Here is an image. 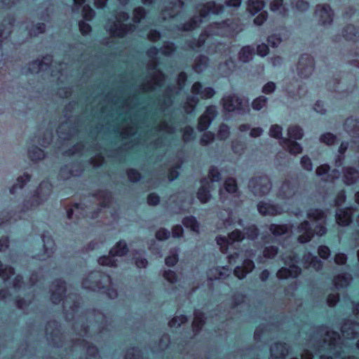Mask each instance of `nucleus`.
Listing matches in <instances>:
<instances>
[{
    "instance_id": "51",
    "label": "nucleus",
    "mask_w": 359,
    "mask_h": 359,
    "mask_svg": "<svg viewBox=\"0 0 359 359\" xmlns=\"http://www.w3.org/2000/svg\"><path fill=\"white\" fill-rule=\"evenodd\" d=\"M206 179H208L210 184L213 185V182L220 181L222 177L220 172L218 171V169L215 166H212L209 170L208 175Z\"/></svg>"
},
{
    "instance_id": "22",
    "label": "nucleus",
    "mask_w": 359,
    "mask_h": 359,
    "mask_svg": "<svg viewBox=\"0 0 359 359\" xmlns=\"http://www.w3.org/2000/svg\"><path fill=\"white\" fill-rule=\"evenodd\" d=\"M353 211L351 208L338 209L336 212V221L340 226H348L352 222Z\"/></svg>"
},
{
    "instance_id": "48",
    "label": "nucleus",
    "mask_w": 359,
    "mask_h": 359,
    "mask_svg": "<svg viewBox=\"0 0 359 359\" xmlns=\"http://www.w3.org/2000/svg\"><path fill=\"white\" fill-rule=\"evenodd\" d=\"M182 138L184 142H189L196 138V133L191 126H187L182 130Z\"/></svg>"
},
{
    "instance_id": "47",
    "label": "nucleus",
    "mask_w": 359,
    "mask_h": 359,
    "mask_svg": "<svg viewBox=\"0 0 359 359\" xmlns=\"http://www.w3.org/2000/svg\"><path fill=\"white\" fill-rule=\"evenodd\" d=\"M268 98L264 95H259L255 98L252 102V107L254 110H261L267 103Z\"/></svg>"
},
{
    "instance_id": "21",
    "label": "nucleus",
    "mask_w": 359,
    "mask_h": 359,
    "mask_svg": "<svg viewBox=\"0 0 359 359\" xmlns=\"http://www.w3.org/2000/svg\"><path fill=\"white\" fill-rule=\"evenodd\" d=\"M341 332L344 337L352 339L359 336V323L347 320L341 326Z\"/></svg>"
},
{
    "instance_id": "16",
    "label": "nucleus",
    "mask_w": 359,
    "mask_h": 359,
    "mask_svg": "<svg viewBox=\"0 0 359 359\" xmlns=\"http://www.w3.org/2000/svg\"><path fill=\"white\" fill-rule=\"evenodd\" d=\"M66 292L65 283L61 280H55L50 285V293L51 302L57 304L60 303L64 297Z\"/></svg>"
},
{
    "instance_id": "17",
    "label": "nucleus",
    "mask_w": 359,
    "mask_h": 359,
    "mask_svg": "<svg viewBox=\"0 0 359 359\" xmlns=\"http://www.w3.org/2000/svg\"><path fill=\"white\" fill-rule=\"evenodd\" d=\"M214 189V186L210 184L208 179H203L201 181V187L196 193V197L201 203H207L211 200L210 191Z\"/></svg>"
},
{
    "instance_id": "28",
    "label": "nucleus",
    "mask_w": 359,
    "mask_h": 359,
    "mask_svg": "<svg viewBox=\"0 0 359 359\" xmlns=\"http://www.w3.org/2000/svg\"><path fill=\"white\" fill-rule=\"evenodd\" d=\"M255 54V48L250 45L243 46L238 53V59L243 63L249 62Z\"/></svg>"
},
{
    "instance_id": "7",
    "label": "nucleus",
    "mask_w": 359,
    "mask_h": 359,
    "mask_svg": "<svg viewBox=\"0 0 359 359\" xmlns=\"http://www.w3.org/2000/svg\"><path fill=\"white\" fill-rule=\"evenodd\" d=\"M129 15L126 11H119L116 15V22L114 23L109 29V32L111 36L123 38L130 31L134 28L133 24H126L123 22L127 21Z\"/></svg>"
},
{
    "instance_id": "52",
    "label": "nucleus",
    "mask_w": 359,
    "mask_h": 359,
    "mask_svg": "<svg viewBox=\"0 0 359 359\" xmlns=\"http://www.w3.org/2000/svg\"><path fill=\"white\" fill-rule=\"evenodd\" d=\"M182 224L187 228H190L194 231H198L199 224L194 217H187L184 218Z\"/></svg>"
},
{
    "instance_id": "26",
    "label": "nucleus",
    "mask_w": 359,
    "mask_h": 359,
    "mask_svg": "<svg viewBox=\"0 0 359 359\" xmlns=\"http://www.w3.org/2000/svg\"><path fill=\"white\" fill-rule=\"evenodd\" d=\"M304 266L309 269L312 267L316 271H320L323 268V262L316 256H313L311 253L308 252L303 257Z\"/></svg>"
},
{
    "instance_id": "63",
    "label": "nucleus",
    "mask_w": 359,
    "mask_h": 359,
    "mask_svg": "<svg viewBox=\"0 0 359 359\" xmlns=\"http://www.w3.org/2000/svg\"><path fill=\"white\" fill-rule=\"evenodd\" d=\"M78 25L81 34L84 36L89 35L92 32L91 25L83 20L79 21Z\"/></svg>"
},
{
    "instance_id": "12",
    "label": "nucleus",
    "mask_w": 359,
    "mask_h": 359,
    "mask_svg": "<svg viewBox=\"0 0 359 359\" xmlns=\"http://www.w3.org/2000/svg\"><path fill=\"white\" fill-rule=\"evenodd\" d=\"M258 212L262 216L274 217L283 213L282 205L271 201H262L257 205Z\"/></svg>"
},
{
    "instance_id": "36",
    "label": "nucleus",
    "mask_w": 359,
    "mask_h": 359,
    "mask_svg": "<svg viewBox=\"0 0 359 359\" xmlns=\"http://www.w3.org/2000/svg\"><path fill=\"white\" fill-rule=\"evenodd\" d=\"M47 57H43L42 60L35 59L29 62L27 72L31 74L38 73L43 66L49 67V64L45 63L43 59H46Z\"/></svg>"
},
{
    "instance_id": "58",
    "label": "nucleus",
    "mask_w": 359,
    "mask_h": 359,
    "mask_svg": "<svg viewBox=\"0 0 359 359\" xmlns=\"http://www.w3.org/2000/svg\"><path fill=\"white\" fill-rule=\"evenodd\" d=\"M206 6H209L210 13L215 15H219V13H222L224 10L223 5L217 4L215 1H213L207 2Z\"/></svg>"
},
{
    "instance_id": "25",
    "label": "nucleus",
    "mask_w": 359,
    "mask_h": 359,
    "mask_svg": "<svg viewBox=\"0 0 359 359\" xmlns=\"http://www.w3.org/2000/svg\"><path fill=\"white\" fill-rule=\"evenodd\" d=\"M344 128L355 138L359 139V118L350 116L344 123Z\"/></svg>"
},
{
    "instance_id": "11",
    "label": "nucleus",
    "mask_w": 359,
    "mask_h": 359,
    "mask_svg": "<svg viewBox=\"0 0 359 359\" xmlns=\"http://www.w3.org/2000/svg\"><path fill=\"white\" fill-rule=\"evenodd\" d=\"M83 169L81 162L74 159L61 167L59 177L63 180H67L72 177L80 176Z\"/></svg>"
},
{
    "instance_id": "56",
    "label": "nucleus",
    "mask_w": 359,
    "mask_h": 359,
    "mask_svg": "<svg viewBox=\"0 0 359 359\" xmlns=\"http://www.w3.org/2000/svg\"><path fill=\"white\" fill-rule=\"evenodd\" d=\"M224 189L230 194L236 193L238 190L236 181L233 178H228L224 184Z\"/></svg>"
},
{
    "instance_id": "2",
    "label": "nucleus",
    "mask_w": 359,
    "mask_h": 359,
    "mask_svg": "<svg viewBox=\"0 0 359 359\" xmlns=\"http://www.w3.org/2000/svg\"><path fill=\"white\" fill-rule=\"evenodd\" d=\"M52 192V185L48 182H42L34 194L26 197L20 206V212L32 210L46 202Z\"/></svg>"
},
{
    "instance_id": "61",
    "label": "nucleus",
    "mask_w": 359,
    "mask_h": 359,
    "mask_svg": "<svg viewBox=\"0 0 359 359\" xmlns=\"http://www.w3.org/2000/svg\"><path fill=\"white\" fill-rule=\"evenodd\" d=\"M187 321V318L185 316L181 315L179 316L174 317L171 320L169 321L168 325L170 327H179L181 325L185 323Z\"/></svg>"
},
{
    "instance_id": "19",
    "label": "nucleus",
    "mask_w": 359,
    "mask_h": 359,
    "mask_svg": "<svg viewBox=\"0 0 359 359\" xmlns=\"http://www.w3.org/2000/svg\"><path fill=\"white\" fill-rule=\"evenodd\" d=\"M224 109L229 111L233 112L235 110L242 109L243 100L240 96L236 94L229 95L222 99Z\"/></svg>"
},
{
    "instance_id": "39",
    "label": "nucleus",
    "mask_w": 359,
    "mask_h": 359,
    "mask_svg": "<svg viewBox=\"0 0 359 359\" xmlns=\"http://www.w3.org/2000/svg\"><path fill=\"white\" fill-rule=\"evenodd\" d=\"M319 140L320 142L327 145L333 146L338 144V138L336 135L326 132L320 135Z\"/></svg>"
},
{
    "instance_id": "6",
    "label": "nucleus",
    "mask_w": 359,
    "mask_h": 359,
    "mask_svg": "<svg viewBox=\"0 0 359 359\" xmlns=\"http://www.w3.org/2000/svg\"><path fill=\"white\" fill-rule=\"evenodd\" d=\"M45 334L48 344L53 347L61 346L65 341V334L60 324L56 320L48 321L45 327Z\"/></svg>"
},
{
    "instance_id": "18",
    "label": "nucleus",
    "mask_w": 359,
    "mask_h": 359,
    "mask_svg": "<svg viewBox=\"0 0 359 359\" xmlns=\"http://www.w3.org/2000/svg\"><path fill=\"white\" fill-rule=\"evenodd\" d=\"M290 346L284 342H276L270 347V354L272 359H285L290 352Z\"/></svg>"
},
{
    "instance_id": "23",
    "label": "nucleus",
    "mask_w": 359,
    "mask_h": 359,
    "mask_svg": "<svg viewBox=\"0 0 359 359\" xmlns=\"http://www.w3.org/2000/svg\"><path fill=\"white\" fill-rule=\"evenodd\" d=\"M254 269V262L249 259H246L243 261L242 266H238L235 268L233 273L239 279H243L247 274L252 272Z\"/></svg>"
},
{
    "instance_id": "3",
    "label": "nucleus",
    "mask_w": 359,
    "mask_h": 359,
    "mask_svg": "<svg viewBox=\"0 0 359 359\" xmlns=\"http://www.w3.org/2000/svg\"><path fill=\"white\" fill-rule=\"evenodd\" d=\"M309 343L318 351L321 348L334 350L341 344V338L337 332L320 329L313 332Z\"/></svg>"
},
{
    "instance_id": "15",
    "label": "nucleus",
    "mask_w": 359,
    "mask_h": 359,
    "mask_svg": "<svg viewBox=\"0 0 359 359\" xmlns=\"http://www.w3.org/2000/svg\"><path fill=\"white\" fill-rule=\"evenodd\" d=\"M316 13L319 16V22L323 26L330 25L333 22L334 11L329 4H318Z\"/></svg>"
},
{
    "instance_id": "40",
    "label": "nucleus",
    "mask_w": 359,
    "mask_h": 359,
    "mask_svg": "<svg viewBox=\"0 0 359 359\" xmlns=\"http://www.w3.org/2000/svg\"><path fill=\"white\" fill-rule=\"evenodd\" d=\"M204 313L200 311H196L194 312V318L192 323V327L194 331L198 332L205 323Z\"/></svg>"
},
{
    "instance_id": "30",
    "label": "nucleus",
    "mask_w": 359,
    "mask_h": 359,
    "mask_svg": "<svg viewBox=\"0 0 359 359\" xmlns=\"http://www.w3.org/2000/svg\"><path fill=\"white\" fill-rule=\"evenodd\" d=\"M282 145L284 148L287 149L291 154H298L302 151V147L297 140L283 138Z\"/></svg>"
},
{
    "instance_id": "33",
    "label": "nucleus",
    "mask_w": 359,
    "mask_h": 359,
    "mask_svg": "<svg viewBox=\"0 0 359 359\" xmlns=\"http://www.w3.org/2000/svg\"><path fill=\"white\" fill-rule=\"evenodd\" d=\"M352 276L349 273H341L337 276L334 278V283L337 289L344 288L348 287L352 281Z\"/></svg>"
},
{
    "instance_id": "29",
    "label": "nucleus",
    "mask_w": 359,
    "mask_h": 359,
    "mask_svg": "<svg viewBox=\"0 0 359 359\" xmlns=\"http://www.w3.org/2000/svg\"><path fill=\"white\" fill-rule=\"evenodd\" d=\"M202 22L201 18L198 17L194 16L185 22L178 26L177 29L182 32H190L198 28Z\"/></svg>"
},
{
    "instance_id": "4",
    "label": "nucleus",
    "mask_w": 359,
    "mask_h": 359,
    "mask_svg": "<svg viewBox=\"0 0 359 359\" xmlns=\"http://www.w3.org/2000/svg\"><path fill=\"white\" fill-rule=\"evenodd\" d=\"M248 188L255 197H263L271 191L272 183L266 175H258L249 180Z\"/></svg>"
},
{
    "instance_id": "57",
    "label": "nucleus",
    "mask_w": 359,
    "mask_h": 359,
    "mask_svg": "<svg viewBox=\"0 0 359 359\" xmlns=\"http://www.w3.org/2000/svg\"><path fill=\"white\" fill-rule=\"evenodd\" d=\"M46 26L43 22H37L34 24L32 28L29 31L30 36H36L39 34H44L46 32Z\"/></svg>"
},
{
    "instance_id": "8",
    "label": "nucleus",
    "mask_w": 359,
    "mask_h": 359,
    "mask_svg": "<svg viewBox=\"0 0 359 359\" xmlns=\"http://www.w3.org/2000/svg\"><path fill=\"white\" fill-rule=\"evenodd\" d=\"M307 218L314 224L316 235L323 236L327 233V229L325 226L327 222V214L320 209H310L306 213Z\"/></svg>"
},
{
    "instance_id": "5",
    "label": "nucleus",
    "mask_w": 359,
    "mask_h": 359,
    "mask_svg": "<svg viewBox=\"0 0 359 359\" xmlns=\"http://www.w3.org/2000/svg\"><path fill=\"white\" fill-rule=\"evenodd\" d=\"M110 285V276L100 271L89 273L82 281L83 288L93 291L103 289Z\"/></svg>"
},
{
    "instance_id": "42",
    "label": "nucleus",
    "mask_w": 359,
    "mask_h": 359,
    "mask_svg": "<svg viewBox=\"0 0 359 359\" xmlns=\"http://www.w3.org/2000/svg\"><path fill=\"white\" fill-rule=\"evenodd\" d=\"M99 264L102 266H106L109 267H116L117 266V259L114 255H110L109 253L108 255H104L100 257L97 260Z\"/></svg>"
},
{
    "instance_id": "37",
    "label": "nucleus",
    "mask_w": 359,
    "mask_h": 359,
    "mask_svg": "<svg viewBox=\"0 0 359 359\" xmlns=\"http://www.w3.org/2000/svg\"><path fill=\"white\" fill-rule=\"evenodd\" d=\"M209 64V58L205 55H199L196 57L194 60V69L196 72H201L203 69L206 68Z\"/></svg>"
},
{
    "instance_id": "49",
    "label": "nucleus",
    "mask_w": 359,
    "mask_h": 359,
    "mask_svg": "<svg viewBox=\"0 0 359 359\" xmlns=\"http://www.w3.org/2000/svg\"><path fill=\"white\" fill-rule=\"evenodd\" d=\"M133 20L135 23H140L142 20L144 19L147 15V11L142 6L137 7L133 9Z\"/></svg>"
},
{
    "instance_id": "13",
    "label": "nucleus",
    "mask_w": 359,
    "mask_h": 359,
    "mask_svg": "<svg viewBox=\"0 0 359 359\" xmlns=\"http://www.w3.org/2000/svg\"><path fill=\"white\" fill-rule=\"evenodd\" d=\"M217 111L215 105L206 107L203 114L198 118L197 129L200 132L205 131L216 117Z\"/></svg>"
},
{
    "instance_id": "41",
    "label": "nucleus",
    "mask_w": 359,
    "mask_h": 359,
    "mask_svg": "<svg viewBox=\"0 0 359 359\" xmlns=\"http://www.w3.org/2000/svg\"><path fill=\"white\" fill-rule=\"evenodd\" d=\"M42 241L43 243V250L47 257H50L55 248V243L53 238L49 236L43 235Z\"/></svg>"
},
{
    "instance_id": "14",
    "label": "nucleus",
    "mask_w": 359,
    "mask_h": 359,
    "mask_svg": "<svg viewBox=\"0 0 359 359\" xmlns=\"http://www.w3.org/2000/svg\"><path fill=\"white\" fill-rule=\"evenodd\" d=\"M297 232L299 234L297 241L300 243L309 242L316 234V229H312L310 222L304 220L297 227Z\"/></svg>"
},
{
    "instance_id": "50",
    "label": "nucleus",
    "mask_w": 359,
    "mask_h": 359,
    "mask_svg": "<svg viewBox=\"0 0 359 359\" xmlns=\"http://www.w3.org/2000/svg\"><path fill=\"white\" fill-rule=\"evenodd\" d=\"M170 336L167 334H163L158 340L157 346L155 348L156 351H163L165 350L170 344Z\"/></svg>"
},
{
    "instance_id": "1",
    "label": "nucleus",
    "mask_w": 359,
    "mask_h": 359,
    "mask_svg": "<svg viewBox=\"0 0 359 359\" xmlns=\"http://www.w3.org/2000/svg\"><path fill=\"white\" fill-rule=\"evenodd\" d=\"M111 325V320L99 311H90L80 317L74 325L75 331L81 336L101 333Z\"/></svg>"
},
{
    "instance_id": "38",
    "label": "nucleus",
    "mask_w": 359,
    "mask_h": 359,
    "mask_svg": "<svg viewBox=\"0 0 359 359\" xmlns=\"http://www.w3.org/2000/svg\"><path fill=\"white\" fill-rule=\"evenodd\" d=\"M288 139L292 140H300L304 136L302 128L299 126H292L287 128Z\"/></svg>"
},
{
    "instance_id": "60",
    "label": "nucleus",
    "mask_w": 359,
    "mask_h": 359,
    "mask_svg": "<svg viewBox=\"0 0 359 359\" xmlns=\"http://www.w3.org/2000/svg\"><path fill=\"white\" fill-rule=\"evenodd\" d=\"M229 135H230L229 127L225 123H222L219 126V129L217 131L218 139L220 140H225L226 139L228 138Z\"/></svg>"
},
{
    "instance_id": "46",
    "label": "nucleus",
    "mask_w": 359,
    "mask_h": 359,
    "mask_svg": "<svg viewBox=\"0 0 359 359\" xmlns=\"http://www.w3.org/2000/svg\"><path fill=\"white\" fill-rule=\"evenodd\" d=\"M14 273L15 271L13 267L4 265L1 262H0V278L6 281Z\"/></svg>"
},
{
    "instance_id": "53",
    "label": "nucleus",
    "mask_w": 359,
    "mask_h": 359,
    "mask_svg": "<svg viewBox=\"0 0 359 359\" xmlns=\"http://www.w3.org/2000/svg\"><path fill=\"white\" fill-rule=\"evenodd\" d=\"M95 15V11L88 4L83 5L82 8V16L86 21H92Z\"/></svg>"
},
{
    "instance_id": "44",
    "label": "nucleus",
    "mask_w": 359,
    "mask_h": 359,
    "mask_svg": "<svg viewBox=\"0 0 359 359\" xmlns=\"http://www.w3.org/2000/svg\"><path fill=\"white\" fill-rule=\"evenodd\" d=\"M269 135L270 137L281 140V144H283V128L280 125L278 124H273L271 125L269 131Z\"/></svg>"
},
{
    "instance_id": "35",
    "label": "nucleus",
    "mask_w": 359,
    "mask_h": 359,
    "mask_svg": "<svg viewBox=\"0 0 359 359\" xmlns=\"http://www.w3.org/2000/svg\"><path fill=\"white\" fill-rule=\"evenodd\" d=\"M292 226L287 224H272L269 226L270 232L275 236H281L288 233L291 231Z\"/></svg>"
},
{
    "instance_id": "31",
    "label": "nucleus",
    "mask_w": 359,
    "mask_h": 359,
    "mask_svg": "<svg viewBox=\"0 0 359 359\" xmlns=\"http://www.w3.org/2000/svg\"><path fill=\"white\" fill-rule=\"evenodd\" d=\"M129 251L127 243L125 241H119L116 245L109 250V254L115 257H123L126 255Z\"/></svg>"
},
{
    "instance_id": "9",
    "label": "nucleus",
    "mask_w": 359,
    "mask_h": 359,
    "mask_svg": "<svg viewBox=\"0 0 359 359\" xmlns=\"http://www.w3.org/2000/svg\"><path fill=\"white\" fill-rule=\"evenodd\" d=\"M301 185L297 178L285 180L278 191V197L290 199L300 193Z\"/></svg>"
},
{
    "instance_id": "55",
    "label": "nucleus",
    "mask_w": 359,
    "mask_h": 359,
    "mask_svg": "<svg viewBox=\"0 0 359 359\" xmlns=\"http://www.w3.org/2000/svg\"><path fill=\"white\" fill-rule=\"evenodd\" d=\"M245 238V234L240 230L236 229L230 233L228 236L229 241L230 244H232L235 242L242 241Z\"/></svg>"
},
{
    "instance_id": "32",
    "label": "nucleus",
    "mask_w": 359,
    "mask_h": 359,
    "mask_svg": "<svg viewBox=\"0 0 359 359\" xmlns=\"http://www.w3.org/2000/svg\"><path fill=\"white\" fill-rule=\"evenodd\" d=\"M265 6L263 0H248L247 10L251 15H255L260 12Z\"/></svg>"
},
{
    "instance_id": "59",
    "label": "nucleus",
    "mask_w": 359,
    "mask_h": 359,
    "mask_svg": "<svg viewBox=\"0 0 359 359\" xmlns=\"http://www.w3.org/2000/svg\"><path fill=\"white\" fill-rule=\"evenodd\" d=\"M244 231L245 233H243L250 240L256 239L259 235V229L255 225H250L245 228Z\"/></svg>"
},
{
    "instance_id": "20",
    "label": "nucleus",
    "mask_w": 359,
    "mask_h": 359,
    "mask_svg": "<svg viewBox=\"0 0 359 359\" xmlns=\"http://www.w3.org/2000/svg\"><path fill=\"white\" fill-rule=\"evenodd\" d=\"M194 95H199L201 98L208 100L212 98L215 95V90L212 87L203 88L200 81H196L193 83L191 89Z\"/></svg>"
},
{
    "instance_id": "10",
    "label": "nucleus",
    "mask_w": 359,
    "mask_h": 359,
    "mask_svg": "<svg viewBox=\"0 0 359 359\" xmlns=\"http://www.w3.org/2000/svg\"><path fill=\"white\" fill-rule=\"evenodd\" d=\"M314 69L315 61L313 57L306 53L302 54L297 66L298 76L302 79H308L312 74Z\"/></svg>"
},
{
    "instance_id": "34",
    "label": "nucleus",
    "mask_w": 359,
    "mask_h": 359,
    "mask_svg": "<svg viewBox=\"0 0 359 359\" xmlns=\"http://www.w3.org/2000/svg\"><path fill=\"white\" fill-rule=\"evenodd\" d=\"M30 180V175L27 173H24L22 175L19 176L15 184L10 188L9 192L11 194H15L19 189H22L25 185Z\"/></svg>"
},
{
    "instance_id": "54",
    "label": "nucleus",
    "mask_w": 359,
    "mask_h": 359,
    "mask_svg": "<svg viewBox=\"0 0 359 359\" xmlns=\"http://www.w3.org/2000/svg\"><path fill=\"white\" fill-rule=\"evenodd\" d=\"M204 133L202 134L201 137V144L203 146H207L209 144L212 143L215 139V133L212 131H203Z\"/></svg>"
},
{
    "instance_id": "45",
    "label": "nucleus",
    "mask_w": 359,
    "mask_h": 359,
    "mask_svg": "<svg viewBox=\"0 0 359 359\" xmlns=\"http://www.w3.org/2000/svg\"><path fill=\"white\" fill-rule=\"evenodd\" d=\"M180 249L175 248L170 250L169 255L165 258V264L168 266H173L178 262V254Z\"/></svg>"
},
{
    "instance_id": "27",
    "label": "nucleus",
    "mask_w": 359,
    "mask_h": 359,
    "mask_svg": "<svg viewBox=\"0 0 359 359\" xmlns=\"http://www.w3.org/2000/svg\"><path fill=\"white\" fill-rule=\"evenodd\" d=\"M343 37L349 41H355L359 36L358 29L352 24H348L344 26L342 29Z\"/></svg>"
},
{
    "instance_id": "43",
    "label": "nucleus",
    "mask_w": 359,
    "mask_h": 359,
    "mask_svg": "<svg viewBox=\"0 0 359 359\" xmlns=\"http://www.w3.org/2000/svg\"><path fill=\"white\" fill-rule=\"evenodd\" d=\"M344 177L347 184H352L357 180L358 172L353 168H346L344 169Z\"/></svg>"
},
{
    "instance_id": "24",
    "label": "nucleus",
    "mask_w": 359,
    "mask_h": 359,
    "mask_svg": "<svg viewBox=\"0 0 359 359\" xmlns=\"http://www.w3.org/2000/svg\"><path fill=\"white\" fill-rule=\"evenodd\" d=\"M301 269L297 265L292 264L289 268L283 267L279 269L276 276L280 279H287L289 278H296L301 273Z\"/></svg>"
},
{
    "instance_id": "62",
    "label": "nucleus",
    "mask_w": 359,
    "mask_h": 359,
    "mask_svg": "<svg viewBox=\"0 0 359 359\" xmlns=\"http://www.w3.org/2000/svg\"><path fill=\"white\" fill-rule=\"evenodd\" d=\"M127 176L129 181L133 183L139 182L142 178V175L140 172L133 168H130L127 170Z\"/></svg>"
},
{
    "instance_id": "64",
    "label": "nucleus",
    "mask_w": 359,
    "mask_h": 359,
    "mask_svg": "<svg viewBox=\"0 0 359 359\" xmlns=\"http://www.w3.org/2000/svg\"><path fill=\"white\" fill-rule=\"evenodd\" d=\"M268 17L267 11H262L254 18L253 22L257 26H261L267 20Z\"/></svg>"
}]
</instances>
